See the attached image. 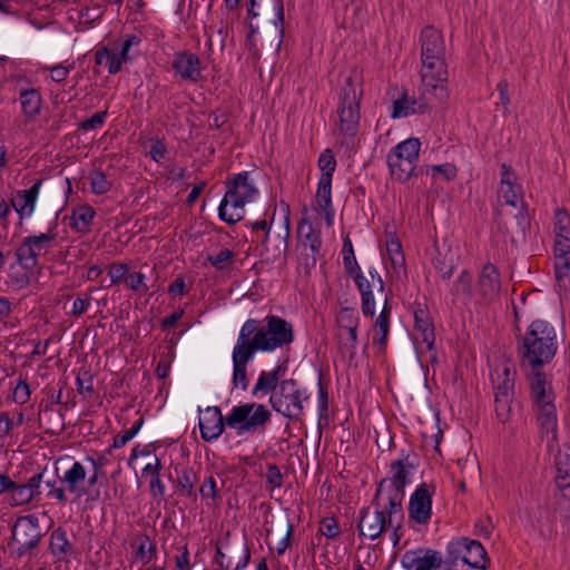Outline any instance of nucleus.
<instances>
[{
	"label": "nucleus",
	"mask_w": 570,
	"mask_h": 570,
	"mask_svg": "<svg viewBox=\"0 0 570 570\" xmlns=\"http://www.w3.org/2000/svg\"><path fill=\"white\" fill-rule=\"evenodd\" d=\"M317 412L320 421L322 419L327 417L328 412V397L325 387L322 384V381H318V391H317Z\"/></svg>",
	"instance_id": "nucleus-58"
},
{
	"label": "nucleus",
	"mask_w": 570,
	"mask_h": 570,
	"mask_svg": "<svg viewBox=\"0 0 570 570\" xmlns=\"http://www.w3.org/2000/svg\"><path fill=\"white\" fill-rule=\"evenodd\" d=\"M451 293L454 297L469 302L472 297V275L468 269L460 273L453 286Z\"/></svg>",
	"instance_id": "nucleus-40"
},
{
	"label": "nucleus",
	"mask_w": 570,
	"mask_h": 570,
	"mask_svg": "<svg viewBox=\"0 0 570 570\" xmlns=\"http://www.w3.org/2000/svg\"><path fill=\"white\" fill-rule=\"evenodd\" d=\"M440 104L432 92L425 90L421 82L420 97L409 95L407 90L402 89L399 97L392 102L391 118L400 119L412 115L425 114L432 106Z\"/></svg>",
	"instance_id": "nucleus-16"
},
{
	"label": "nucleus",
	"mask_w": 570,
	"mask_h": 570,
	"mask_svg": "<svg viewBox=\"0 0 570 570\" xmlns=\"http://www.w3.org/2000/svg\"><path fill=\"white\" fill-rule=\"evenodd\" d=\"M514 218L517 219L519 229L524 235L530 228V215L524 203L518 206V213L514 215Z\"/></svg>",
	"instance_id": "nucleus-61"
},
{
	"label": "nucleus",
	"mask_w": 570,
	"mask_h": 570,
	"mask_svg": "<svg viewBox=\"0 0 570 570\" xmlns=\"http://www.w3.org/2000/svg\"><path fill=\"white\" fill-rule=\"evenodd\" d=\"M42 481V473L33 474L27 483H17L9 476L2 475V501L11 507L29 503L36 494Z\"/></svg>",
	"instance_id": "nucleus-17"
},
{
	"label": "nucleus",
	"mask_w": 570,
	"mask_h": 570,
	"mask_svg": "<svg viewBox=\"0 0 570 570\" xmlns=\"http://www.w3.org/2000/svg\"><path fill=\"white\" fill-rule=\"evenodd\" d=\"M558 347L556 328L547 321H533L525 333L518 341V352L523 365L531 367V372L540 367L556 355Z\"/></svg>",
	"instance_id": "nucleus-7"
},
{
	"label": "nucleus",
	"mask_w": 570,
	"mask_h": 570,
	"mask_svg": "<svg viewBox=\"0 0 570 570\" xmlns=\"http://www.w3.org/2000/svg\"><path fill=\"white\" fill-rule=\"evenodd\" d=\"M413 341L417 353L430 352L434 348V325L429 309L416 304L413 309Z\"/></svg>",
	"instance_id": "nucleus-19"
},
{
	"label": "nucleus",
	"mask_w": 570,
	"mask_h": 570,
	"mask_svg": "<svg viewBox=\"0 0 570 570\" xmlns=\"http://www.w3.org/2000/svg\"><path fill=\"white\" fill-rule=\"evenodd\" d=\"M142 424H144V417L140 416L132 423L130 429L126 430L121 434H117L114 438L112 444L108 452L110 453L111 449H120V448L125 446L129 441H131L138 434Z\"/></svg>",
	"instance_id": "nucleus-46"
},
{
	"label": "nucleus",
	"mask_w": 570,
	"mask_h": 570,
	"mask_svg": "<svg viewBox=\"0 0 570 570\" xmlns=\"http://www.w3.org/2000/svg\"><path fill=\"white\" fill-rule=\"evenodd\" d=\"M235 253L228 248L220 249L216 255H209L207 261L216 269H225L234 263Z\"/></svg>",
	"instance_id": "nucleus-48"
},
{
	"label": "nucleus",
	"mask_w": 570,
	"mask_h": 570,
	"mask_svg": "<svg viewBox=\"0 0 570 570\" xmlns=\"http://www.w3.org/2000/svg\"><path fill=\"white\" fill-rule=\"evenodd\" d=\"M199 493H200L202 499L205 501H207V500L216 501L218 499L217 483H216L215 478L212 474L207 475L204 479V481L199 488Z\"/></svg>",
	"instance_id": "nucleus-50"
},
{
	"label": "nucleus",
	"mask_w": 570,
	"mask_h": 570,
	"mask_svg": "<svg viewBox=\"0 0 570 570\" xmlns=\"http://www.w3.org/2000/svg\"><path fill=\"white\" fill-rule=\"evenodd\" d=\"M132 548L135 550V558L144 566L151 563L156 559V543L147 534H138L132 542Z\"/></svg>",
	"instance_id": "nucleus-39"
},
{
	"label": "nucleus",
	"mask_w": 570,
	"mask_h": 570,
	"mask_svg": "<svg viewBox=\"0 0 570 570\" xmlns=\"http://www.w3.org/2000/svg\"><path fill=\"white\" fill-rule=\"evenodd\" d=\"M297 233L302 246L311 250V254L305 255L304 264L314 267L322 246L321 233L314 228L313 224L307 218L301 219Z\"/></svg>",
	"instance_id": "nucleus-30"
},
{
	"label": "nucleus",
	"mask_w": 570,
	"mask_h": 570,
	"mask_svg": "<svg viewBox=\"0 0 570 570\" xmlns=\"http://www.w3.org/2000/svg\"><path fill=\"white\" fill-rule=\"evenodd\" d=\"M271 416L264 404L255 402L235 405L226 416H223L218 406H207L199 417L200 436L206 442H214L223 434L225 426L235 430L239 436L263 432Z\"/></svg>",
	"instance_id": "nucleus-1"
},
{
	"label": "nucleus",
	"mask_w": 570,
	"mask_h": 570,
	"mask_svg": "<svg viewBox=\"0 0 570 570\" xmlns=\"http://www.w3.org/2000/svg\"><path fill=\"white\" fill-rule=\"evenodd\" d=\"M435 487L425 482L419 484L410 495L407 513L410 522L417 525H428L432 518V498Z\"/></svg>",
	"instance_id": "nucleus-18"
},
{
	"label": "nucleus",
	"mask_w": 570,
	"mask_h": 570,
	"mask_svg": "<svg viewBox=\"0 0 570 570\" xmlns=\"http://www.w3.org/2000/svg\"><path fill=\"white\" fill-rule=\"evenodd\" d=\"M126 282L127 286L134 292L146 293L148 291V286L146 284V275L141 272L128 274Z\"/></svg>",
	"instance_id": "nucleus-54"
},
{
	"label": "nucleus",
	"mask_w": 570,
	"mask_h": 570,
	"mask_svg": "<svg viewBox=\"0 0 570 570\" xmlns=\"http://www.w3.org/2000/svg\"><path fill=\"white\" fill-rule=\"evenodd\" d=\"M415 470L410 455L402 453L400 459L391 462L390 475L379 482L375 493L393 502V505H403L405 488L411 484Z\"/></svg>",
	"instance_id": "nucleus-10"
},
{
	"label": "nucleus",
	"mask_w": 570,
	"mask_h": 570,
	"mask_svg": "<svg viewBox=\"0 0 570 570\" xmlns=\"http://www.w3.org/2000/svg\"><path fill=\"white\" fill-rule=\"evenodd\" d=\"M41 539L39 520L35 515H24L12 525L11 539L8 543L10 552L17 557L29 554Z\"/></svg>",
	"instance_id": "nucleus-13"
},
{
	"label": "nucleus",
	"mask_w": 570,
	"mask_h": 570,
	"mask_svg": "<svg viewBox=\"0 0 570 570\" xmlns=\"http://www.w3.org/2000/svg\"><path fill=\"white\" fill-rule=\"evenodd\" d=\"M401 564L406 570H435L442 564V554L436 550L417 548L406 551Z\"/></svg>",
	"instance_id": "nucleus-25"
},
{
	"label": "nucleus",
	"mask_w": 570,
	"mask_h": 570,
	"mask_svg": "<svg viewBox=\"0 0 570 570\" xmlns=\"http://www.w3.org/2000/svg\"><path fill=\"white\" fill-rule=\"evenodd\" d=\"M315 198L320 209H328L333 206L332 180L318 179Z\"/></svg>",
	"instance_id": "nucleus-47"
},
{
	"label": "nucleus",
	"mask_w": 570,
	"mask_h": 570,
	"mask_svg": "<svg viewBox=\"0 0 570 570\" xmlns=\"http://www.w3.org/2000/svg\"><path fill=\"white\" fill-rule=\"evenodd\" d=\"M76 386L80 394L91 395L94 393V379L89 371L80 368L76 377Z\"/></svg>",
	"instance_id": "nucleus-49"
},
{
	"label": "nucleus",
	"mask_w": 570,
	"mask_h": 570,
	"mask_svg": "<svg viewBox=\"0 0 570 570\" xmlns=\"http://www.w3.org/2000/svg\"><path fill=\"white\" fill-rule=\"evenodd\" d=\"M129 265L127 263H114L108 267V275L110 277L111 284H119L124 281H127L129 274Z\"/></svg>",
	"instance_id": "nucleus-51"
},
{
	"label": "nucleus",
	"mask_w": 570,
	"mask_h": 570,
	"mask_svg": "<svg viewBox=\"0 0 570 570\" xmlns=\"http://www.w3.org/2000/svg\"><path fill=\"white\" fill-rule=\"evenodd\" d=\"M59 480L66 487V490L77 499H81L88 493L86 488L87 469L79 461H72L70 466L59 476Z\"/></svg>",
	"instance_id": "nucleus-31"
},
{
	"label": "nucleus",
	"mask_w": 570,
	"mask_h": 570,
	"mask_svg": "<svg viewBox=\"0 0 570 570\" xmlns=\"http://www.w3.org/2000/svg\"><path fill=\"white\" fill-rule=\"evenodd\" d=\"M342 255H343V264H344L345 273L348 276L356 272L362 271L356 261L353 244L348 237L344 238Z\"/></svg>",
	"instance_id": "nucleus-44"
},
{
	"label": "nucleus",
	"mask_w": 570,
	"mask_h": 570,
	"mask_svg": "<svg viewBox=\"0 0 570 570\" xmlns=\"http://www.w3.org/2000/svg\"><path fill=\"white\" fill-rule=\"evenodd\" d=\"M29 399V385L24 381L18 380L14 387L12 389L11 400L18 404H24Z\"/></svg>",
	"instance_id": "nucleus-56"
},
{
	"label": "nucleus",
	"mask_w": 570,
	"mask_h": 570,
	"mask_svg": "<svg viewBox=\"0 0 570 570\" xmlns=\"http://www.w3.org/2000/svg\"><path fill=\"white\" fill-rule=\"evenodd\" d=\"M494 385V411L501 422H507L511 413V403L514 395V373L504 365L497 368L491 375Z\"/></svg>",
	"instance_id": "nucleus-15"
},
{
	"label": "nucleus",
	"mask_w": 570,
	"mask_h": 570,
	"mask_svg": "<svg viewBox=\"0 0 570 570\" xmlns=\"http://www.w3.org/2000/svg\"><path fill=\"white\" fill-rule=\"evenodd\" d=\"M151 456H157L153 450V446L151 444H146V445H140V444H137L132 450H131V453H130V456L128 459V466L129 468H134V462L139 459V458H144V459H148V460H151Z\"/></svg>",
	"instance_id": "nucleus-55"
},
{
	"label": "nucleus",
	"mask_w": 570,
	"mask_h": 570,
	"mask_svg": "<svg viewBox=\"0 0 570 570\" xmlns=\"http://www.w3.org/2000/svg\"><path fill=\"white\" fill-rule=\"evenodd\" d=\"M556 286L560 294L570 292V250L553 249Z\"/></svg>",
	"instance_id": "nucleus-35"
},
{
	"label": "nucleus",
	"mask_w": 570,
	"mask_h": 570,
	"mask_svg": "<svg viewBox=\"0 0 570 570\" xmlns=\"http://www.w3.org/2000/svg\"><path fill=\"white\" fill-rule=\"evenodd\" d=\"M320 531L326 538L333 539L340 533V528L334 518H325L321 522Z\"/></svg>",
	"instance_id": "nucleus-62"
},
{
	"label": "nucleus",
	"mask_w": 570,
	"mask_h": 570,
	"mask_svg": "<svg viewBox=\"0 0 570 570\" xmlns=\"http://www.w3.org/2000/svg\"><path fill=\"white\" fill-rule=\"evenodd\" d=\"M48 549L56 563L68 566L78 557L75 543L69 540L67 531L61 527L50 533Z\"/></svg>",
	"instance_id": "nucleus-27"
},
{
	"label": "nucleus",
	"mask_w": 570,
	"mask_h": 570,
	"mask_svg": "<svg viewBox=\"0 0 570 570\" xmlns=\"http://www.w3.org/2000/svg\"><path fill=\"white\" fill-rule=\"evenodd\" d=\"M33 267H26L17 259V264L10 266L9 278L13 286L22 288L29 284L28 272Z\"/></svg>",
	"instance_id": "nucleus-45"
},
{
	"label": "nucleus",
	"mask_w": 570,
	"mask_h": 570,
	"mask_svg": "<svg viewBox=\"0 0 570 570\" xmlns=\"http://www.w3.org/2000/svg\"><path fill=\"white\" fill-rule=\"evenodd\" d=\"M255 354L236 341L232 352L233 375L232 387L245 392L248 389L247 364L252 362Z\"/></svg>",
	"instance_id": "nucleus-24"
},
{
	"label": "nucleus",
	"mask_w": 570,
	"mask_h": 570,
	"mask_svg": "<svg viewBox=\"0 0 570 570\" xmlns=\"http://www.w3.org/2000/svg\"><path fill=\"white\" fill-rule=\"evenodd\" d=\"M500 170L501 180L498 190L499 200H501L504 205L518 208L520 204L524 203L522 196V187L517 184V177L511 170L510 166L502 164Z\"/></svg>",
	"instance_id": "nucleus-28"
},
{
	"label": "nucleus",
	"mask_w": 570,
	"mask_h": 570,
	"mask_svg": "<svg viewBox=\"0 0 570 570\" xmlns=\"http://www.w3.org/2000/svg\"><path fill=\"white\" fill-rule=\"evenodd\" d=\"M391 315L392 306L389 304V301L385 299L384 306L372 326L373 344L377 345L380 348L386 346L390 335Z\"/></svg>",
	"instance_id": "nucleus-34"
},
{
	"label": "nucleus",
	"mask_w": 570,
	"mask_h": 570,
	"mask_svg": "<svg viewBox=\"0 0 570 570\" xmlns=\"http://www.w3.org/2000/svg\"><path fill=\"white\" fill-rule=\"evenodd\" d=\"M168 155L167 147L161 139H156L150 147L149 156L157 164H163Z\"/></svg>",
	"instance_id": "nucleus-59"
},
{
	"label": "nucleus",
	"mask_w": 570,
	"mask_h": 570,
	"mask_svg": "<svg viewBox=\"0 0 570 570\" xmlns=\"http://www.w3.org/2000/svg\"><path fill=\"white\" fill-rule=\"evenodd\" d=\"M287 367L285 364H277L272 371L261 372L255 385L252 390V395L255 397L265 396L275 393L281 383V379L285 375Z\"/></svg>",
	"instance_id": "nucleus-33"
},
{
	"label": "nucleus",
	"mask_w": 570,
	"mask_h": 570,
	"mask_svg": "<svg viewBox=\"0 0 570 570\" xmlns=\"http://www.w3.org/2000/svg\"><path fill=\"white\" fill-rule=\"evenodd\" d=\"M317 166L321 170L320 179L332 180L333 174L336 169V159L331 149H325L321 153Z\"/></svg>",
	"instance_id": "nucleus-42"
},
{
	"label": "nucleus",
	"mask_w": 570,
	"mask_h": 570,
	"mask_svg": "<svg viewBox=\"0 0 570 570\" xmlns=\"http://www.w3.org/2000/svg\"><path fill=\"white\" fill-rule=\"evenodd\" d=\"M225 195L218 206V217L233 225L245 216V206L253 203L259 195L255 179L249 171H240L229 176L225 181Z\"/></svg>",
	"instance_id": "nucleus-8"
},
{
	"label": "nucleus",
	"mask_w": 570,
	"mask_h": 570,
	"mask_svg": "<svg viewBox=\"0 0 570 570\" xmlns=\"http://www.w3.org/2000/svg\"><path fill=\"white\" fill-rule=\"evenodd\" d=\"M107 117H108L107 110L98 111L95 115H92L90 118L82 120L79 124V129L85 130V131L99 129L106 122Z\"/></svg>",
	"instance_id": "nucleus-52"
},
{
	"label": "nucleus",
	"mask_w": 570,
	"mask_h": 570,
	"mask_svg": "<svg viewBox=\"0 0 570 570\" xmlns=\"http://www.w3.org/2000/svg\"><path fill=\"white\" fill-rule=\"evenodd\" d=\"M421 82L440 104L449 99L445 45L439 30L425 27L421 32Z\"/></svg>",
	"instance_id": "nucleus-3"
},
{
	"label": "nucleus",
	"mask_w": 570,
	"mask_h": 570,
	"mask_svg": "<svg viewBox=\"0 0 570 570\" xmlns=\"http://www.w3.org/2000/svg\"><path fill=\"white\" fill-rule=\"evenodd\" d=\"M13 62L2 56V70L7 82L14 83L21 110L27 118H36L42 106V98L38 89L30 86L28 77L21 72H13Z\"/></svg>",
	"instance_id": "nucleus-12"
},
{
	"label": "nucleus",
	"mask_w": 570,
	"mask_h": 570,
	"mask_svg": "<svg viewBox=\"0 0 570 570\" xmlns=\"http://www.w3.org/2000/svg\"><path fill=\"white\" fill-rule=\"evenodd\" d=\"M72 68H73V65L65 66L62 63H59L56 66H50V67H45L46 70L50 71L51 79L55 82L65 81L68 78Z\"/></svg>",
	"instance_id": "nucleus-60"
},
{
	"label": "nucleus",
	"mask_w": 570,
	"mask_h": 570,
	"mask_svg": "<svg viewBox=\"0 0 570 570\" xmlns=\"http://www.w3.org/2000/svg\"><path fill=\"white\" fill-rule=\"evenodd\" d=\"M141 43V38L137 35L126 36L121 49L118 53L111 52L107 47H101L95 52V63L106 65L110 75L121 71L122 63L132 59L131 49Z\"/></svg>",
	"instance_id": "nucleus-20"
},
{
	"label": "nucleus",
	"mask_w": 570,
	"mask_h": 570,
	"mask_svg": "<svg viewBox=\"0 0 570 570\" xmlns=\"http://www.w3.org/2000/svg\"><path fill=\"white\" fill-rule=\"evenodd\" d=\"M178 487L181 489L183 493L188 497H195V488H194V480H193V473L189 470L183 471L181 475L178 476Z\"/></svg>",
	"instance_id": "nucleus-57"
},
{
	"label": "nucleus",
	"mask_w": 570,
	"mask_h": 570,
	"mask_svg": "<svg viewBox=\"0 0 570 570\" xmlns=\"http://www.w3.org/2000/svg\"><path fill=\"white\" fill-rule=\"evenodd\" d=\"M311 394L305 387L298 385L293 379L283 380L278 390L271 394L269 404L272 409L288 421L297 422L305 414V403L309 401Z\"/></svg>",
	"instance_id": "nucleus-9"
},
{
	"label": "nucleus",
	"mask_w": 570,
	"mask_h": 570,
	"mask_svg": "<svg viewBox=\"0 0 570 570\" xmlns=\"http://www.w3.org/2000/svg\"><path fill=\"white\" fill-rule=\"evenodd\" d=\"M421 141L411 137L393 147L387 154V166L393 179L404 183L413 175L420 156Z\"/></svg>",
	"instance_id": "nucleus-11"
},
{
	"label": "nucleus",
	"mask_w": 570,
	"mask_h": 570,
	"mask_svg": "<svg viewBox=\"0 0 570 570\" xmlns=\"http://www.w3.org/2000/svg\"><path fill=\"white\" fill-rule=\"evenodd\" d=\"M430 173L433 178H436L438 175H441L446 181H450L456 177L458 168L455 165L451 163H445L441 165L431 166Z\"/></svg>",
	"instance_id": "nucleus-53"
},
{
	"label": "nucleus",
	"mask_w": 570,
	"mask_h": 570,
	"mask_svg": "<svg viewBox=\"0 0 570 570\" xmlns=\"http://www.w3.org/2000/svg\"><path fill=\"white\" fill-rule=\"evenodd\" d=\"M175 76L181 80L197 82L202 78V62L197 55L188 51L177 52L171 61Z\"/></svg>",
	"instance_id": "nucleus-29"
},
{
	"label": "nucleus",
	"mask_w": 570,
	"mask_h": 570,
	"mask_svg": "<svg viewBox=\"0 0 570 570\" xmlns=\"http://www.w3.org/2000/svg\"><path fill=\"white\" fill-rule=\"evenodd\" d=\"M294 338L293 325L281 316L269 314L265 316L263 325L256 318H248L240 327L237 341L256 354L288 346Z\"/></svg>",
	"instance_id": "nucleus-4"
},
{
	"label": "nucleus",
	"mask_w": 570,
	"mask_h": 570,
	"mask_svg": "<svg viewBox=\"0 0 570 570\" xmlns=\"http://www.w3.org/2000/svg\"><path fill=\"white\" fill-rule=\"evenodd\" d=\"M363 97V77L357 69L341 76L336 89L337 134L341 145L347 148L354 145L360 130L361 100Z\"/></svg>",
	"instance_id": "nucleus-2"
},
{
	"label": "nucleus",
	"mask_w": 570,
	"mask_h": 570,
	"mask_svg": "<svg viewBox=\"0 0 570 570\" xmlns=\"http://www.w3.org/2000/svg\"><path fill=\"white\" fill-rule=\"evenodd\" d=\"M448 552L454 559L475 569H485L489 562L485 549L476 540L465 538L448 544Z\"/></svg>",
	"instance_id": "nucleus-22"
},
{
	"label": "nucleus",
	"mask_w": 570,
	"mask_h": 570,
	"mask_svg": "<svg viewBox=\"0 0 570 570\" xmlns=\"http://www.w3.org/2000/svg\"><path fill=\"white\" fill-rule=\"evenodd\" d=\"M95 216L96 212L90 205H79L71 212L69 226L79 233H88Z\"/></svg>",
	"instance_id": "nucleus-38"
},
{
	"label": "nucleus",
	"mask_w": 570,
	"mask_h": 570,
	"mask_svg": "<svg viewBox=\"0 0 570 570\" xmlns=\"http://www.w3.org/2000/svg\"><path fill=\"white\" fill-rule=\"evenodd\" d=\"M556 483L559 489L570 487V446L563 445L559 448L556 458Z\"/></svg>",
	"instance_id": "nucleus-37"
},
{
	"label": "nucleus",
	"mask_w": 570,
	"mask_h": 570,
	"mask_svg": "<svg viewBox=\"0 0 570 570\" xmlns=\"http://www.w3.org/2000/svg\"><path fill=\"white\" fill-rule=\"evenodd\" d=\"M375 493L372 505L362 508L360 511L358 531L360 534L376 540L384 531H390V540L393 546H397L403 535V523L405 519L403 505H399Z\"/></svg>",
	"instance_id": "nucleus-5"
},
{
	"label": "nucleus",
	"mask_w": 570,
	"mask_h": 570,
	"mask_svg": "<svg viewBox=\"0 0 570 570\" xmlns=\"http://www.w3.org/2000/svg\"><path fill=\"white\" fill-rule=\"evenodd\" d=\"M528 382L531 410L539 433L546 436L548 448L552 449L558 439V413L552 384L542 371L530 372Z\"/></svg>",
	"instance_id": "nucleus-6"
},
{
	"label": "nucleus",
	"mask_w": 570,
	"mask_h": 570,
	"mask_svg": "<svg viewBox=\"0 0 570 570\" xmlns=\"http://www.w3.org/2000/svg\"><path fill=\"white\" fill-rule=\"evenodd\" d=\"M368 276L370 278L365 276L362 271L350 275L361 294V308L363 315L372 318L375 315L373 288L379 287L380 291H383L384 282L380 273L374 267L368 269Z\"/></svg>",
	"instance_id": "nucleus-21"
},
{
	"label": "nucleus",
	"mask_w": 570,
	"mask_h": 570,
	"mask_svg": "<svg viewBox=\"0 0 570 570\" xmlns=\"http://www.w3.org/2000/svg\"><path fill=\"white\" fill-rule=\"evenodd\" d=\"M360 321L358 312L350 307H342L336 317L338 347L351 360L356 355Z\"/></svg>",
	"instance_id": "nucleus-14"
},
{
	"label": "nucleus",
	"mask_w": 570,
	"mask_h": 570,
	"mask_svg": "<svg viewBox=\"0 0 570 570\" xmlns=\"http://www.w3.org/2000/svg\"><path fill=\"white\" fill-rule=\"evenodd\" d=\"M434 266L440 272L443 279H450L455 268L453 259L446 262L445 259H441L440 257H436L434 259Z\"/></svg>",
	"instance_id": "nucleus-64"
},
{
	"label": "nucleus",
	"mask_w": 570,
	"mask_h": 570,
	"mask_svg": "<svg viewBox=\"0 0 570 570\" xmlns=\"http://www.w3.org/2000/svg\"><path fill=\"white\" fill-rule=\"evenodd\" d=\"M41 184V180H37L30 188L18 190L11 198L12 207L20 220L29 218L33 214Z\"/></svg>",
	"instance_id": "nucleus-32"
},
{
	"label": "nucleus",
	"mask_w": 570,
	"mask_h": 570,
	"mask_svg": "<svg viewBox=\"0 0 570 570\" xmlns=\"http://www.w3.org/2000/svg\"><path fill=\"white\" fill-rule=\"evenodd\" d=\"M556 240L553 249L564 253L570 250V215L563 209L554 213Z\"/></svg>",
	"instance_id": "nucleus-36"
},
{
	"label": "nucleus",
	"mask_w": 570,
	"mask_h": 570,
	"mask_svg": "<svg viewBox=\"0 0 570 570\" xmlns=\"http://www.w3.org/2000/svg\"><path fill=\"white\" fill-rule=\"evenodd\" d=\"M55 238L52 232L26 237L16 252L17 259L26 267H36L38 257L49 250Z\"/></svg>",
	"instance_id": "nucleus-23"
},
{
	"label": "nucleus",
	"mask_w": 570,
	"mask_h": 570,
	"mask_svg": "<svg viewBox=\"0 0 570 570\" xmlns=\"http://www.w3.org/2000/svg\"><path fill=\"white\" fill-rule=\"evenodd\" d=\"M266 482L273 488H281L283 485V474L279 468L275 464H271L266 472Z\"/></svg>",
	"instance_id": "nucleus-63"
},
{
	"label": "nucleus",
	"mask_w": 570,
	"mask_h": 570,
	"mask_svg": "<svg viewBox=\"0 0 570 570\" xmlns=\"http://www.w3.org/2000/svg\"><path fill=\"white\" fill-rule=\"evenodd\" d=\"M500 292V272L492 263L488 262L479 272L476 293L484 302H493L499 298Z\"/></svg>",
	"instance_id": "nucleus-26"
},
{
	"label": "nucleus",
	"mask_w": 570,
	"mask_h": 570,
	"mask_svg": "<svg viewBox=\"0 0 570 570\" xmlns=\"http://www.w3.org/2000/svg\"><path fill=\"white\" fill-rule=\"evenodd\" d=\"M90 190L95 195H104L111 189V180L101 169H95L90 173Z\"/></svg>",
	"instance_id": "nucleus-43"
},
{
	"label": "nucleus",
	"mask_w": 570,
	"mask_h": 570,
	"mask_svg": "<svg viewBox=\"0 0 570 570\" xmlns=\"http://www.w3.org/2000/svg\"><path fill=\"white\" fill-rule=\"evenodd\" d=\"M387 257L391 262L392 268L400 273L405 269V257L402 250V245L396 238H391L386 242Z\"/></svg>",
	"instance_id": "nucleus-41"
}]
</instances>
